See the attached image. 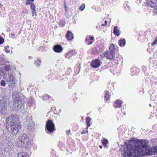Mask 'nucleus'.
<instances>
[{
    "mask_svg": "<svg viewBox=\"0 0 157 157\" xmlns=\"http://www.w3.org/2000/svg\"><path fill=\"white\" fill-rule=\"evenodd\" d=\"M117 46L113 44H112L110 45L109 48V52L108 51L105 52L106 56V58L109 59V60H115L116 59L115 52L117 48Z\"/></svg>",
    "mask_w": 157,
    "mask_h": 157,
    "instance_id": "39448f33",
    "label": "nucleus"
},
{
    "mask_svg": "<svg viewBox=\"0 0 157 157\" xmlns=\"http://www.w3.org/2000/svg\"><path fill=\"white\" fill-rule=\"evenodd\" d=\"M99 147H100V148H102V146H99Z\"/></svg>",
    "mask_w": 157,
    "mask_h": 157,
    "instance_id": "de8ad7c7",
    "label": "nucleus"
},
{
    "mask_svg": "<svg viewBox=\"0 0 157 157\" xmlns=\"http://www.w3.org/2000/svg\"><path fill=\"white\" fill-rule=\"evenodd\" d=\"M63 145V144L62 142H59L58 145L59 147L60 148Z\"/></svg>",
    "mask_w": 157,
    "mask_h": 157,
    "instance_id": "e433bc0d",
    "label": "nucleus"
},
{
    "mask_svg": "<svg viewBox=\"0 0 157 157\" xmlns=\"http://www.w3.org/2000/svg\"><path fill=\"white\" fill-rule=\"evenodd\" d=\"M4 50L5 52L7 53L10 52L9 47L8 46H6L5 47Z\"/></svg>",
    "mask_w": 157,
    "mask_h": 157,
    "instance_id": "c85d7f7f",
    "label": "nucleus"
},
{
    "mask_svg": "<svg viewBox=\"0 0 157 157\" xmlns=\"http://www.w3.org/2000/svg\"><path fill=\"white\" fill-rule=\"evenodd\" d=\"M50 98V96L48 95H45L42 98V99L43 100H47Z\"/></svg>",
    "mask_w": 157,
    "mask_h": 157,
    "instance_id": "a878e982",
    "label": "nucleus"
},
{
    "mask_svg": "<svg viewBox=\"0 0 157 157\" xmlns=\"http://www.w3.org/2000/svg\"><path fill=\"white\" fill-rule=\"evenodd\" d=\"M106 54H105H105H101L100 55V57H101V58H104Z\"/></svg>",
    "mask_w": 157,
    "mask_h": 157,
    "instance_id": "4c0bfd02",
    "label": "nucleus"
},
{
    "mask_svg": "<svg viewBox=\"0 0 157 157\" xmlns=\"http://www.w3.org/2000/svg\"><path fill=\"white\" fill-rule=\"evenodd\" d=\"M156 44H157V37L156 38L155 40H154L153 43L151 44V45L152 46H154Z\"/></svg>",
    "mask_w": 157,
    "mask_h": 157,
    "instance_id": "2f4dec72",
    "label": "nucleus"
},
{
    "mask_svg": "<svg viewBox=\"0 0 157 157\" xmlns=\"http://www.w3.org/2000/svg\"><path fill=\"white\" fill-rule=\"evenodd\" d=\"M86 123L88 127H89L92 124L91 121L92 119L89 117H87L86 118Z\"/></svg>",
    "mask_w": 157,
    "mask_h": 157,
    "instance_id": "5701e85b",
    "label": "nucleus"
},
{
    "mask_svg": "<svg viewBox=\"0 0 157 157\" xmlns=\"http://www.w3.org/2000/svg\"><path fill=\"white\" fill-rule=\"evenodd\" d=\"M32 58V57H31V56H29V59H31Z\"/></svg>",
    "mask_w": 157,
    "mask_h": 157,
    "instance_id": "c03bdc74",
    "label": "nucleus"
},
{
    "mask_svg": "<svg viewBox=\"0 0 157 157\" xmlns=\"http://www.w3.org/2000/svg\"><path fill=\"white\" fill-rule=\"evenodd\" d=\"M104 47H103L101 49V50H104Z\"/></svg>",
    "mask_w": 157,
    "mask_h": 157,
    "instance_id": "49530a36",
    "label": "nucleus"
},
{
    "mask_svg": "<svg viewBox=\"0 0 157 157\" xmlns=\"http://www.w3.org/2000/svg\"><path fill=\"white\" fill-rule=\"evenodd\" d=\"M155 143L153 141L151 140L150 144L151 145V147L150 148H149V150L150 151L149 153H146V155H151L157 152V145L156 144L155 145Z\"/></svg>",
    "mask_w": 157,
    "mask_h": 157,
    "instance_id": "6e6552de",
    "label": "nucleus"
},
{
    "mask_svg": "<svg viewBox=\"0 0 157 157\" xmlns=\"http://www.w3.org/2000/svg\"><path fill=\"white\" fill-rule=\"evenodd\" d=\"M66 37L69 40H71L74 38L73 35L71 31H68L66 35Z\"/></svg>",
    "mask_w": 157,
    "mask_h": 157,
    "instance_id": "a211bd4d",
    "label": "nucleus"
},
{
    "mask_svg": "<svg viewBox=\"0 0 157 157\" xmlns=\"http://www.w3.org/2000/svg\"><path fill=\"white\" fill-rule=\"evenodd\" d=\"M40 63H41V60L39 58H37L36 60H35V65L36 66H39L40 65Z\"/></svg>",
    "mask_w": 157,
    "mask_h": 157,
    "instance_id": "393cba45",
    "label": "nucleus"
},
{
    "mask_svg": "<svg viewBox=\"0 0 157 157\" xmlns=\"http://www.w3.org/2000/svg\"><path fill=\"white\" fill-rule=\"evenodd\" d=\"M2 154L0 155L1 157H8L10 153L8 149L7 150V149L5 148L4 150L2 151Z\"/></svg>",
    "mask_w": 157,
    "mask_h": 157,
    "instance_id": "dca6fc26",
    "label": "nucleus"
},
{
    "mask_svg": "<svg viewBox=\"0 0 157 157\" xmlns=\"http://www.w3.org/2000/svg\"><path fill=\"white\" fill-rule=\"evenodd\" d=\"M35 6L33 4H31L30 5V9L32 10V13L33 14V16H34V14L36 13L35 10Z\"/></svg>",
    "mask_w": 157,
    "mask_h": 157,
    "instance_id": "4be33fe9",
    "label": "nucleus"
},
{
    "mask_svg": "<svg viewBox=\"0 0 157 157\" xmlns=\"http://www.w3.org/2000/svg\"><path fill=\"white\" fill-rule=\"evenodd\" d=\"M149 105H150V107H151V104H149Z\"/></svg>",
    "mask_w": 157,
    "mask_h": 157,
    "instance_id": "3c124183",
    "label": "nucleus"
},
{
    "mask_svg": "<svg viewBox=\"0 0 157 157\" xmlns=\"http://www.w3.org/2000/svg\"><path fill=\"white\" fill-rule=\"evenodd\" d=\"M107 22V21H105V24H101V26H105L106 25Z\"/></svg>",
    "mask_w": 157,
    "mask_h": 157,
    "instance_id": "ea45409f",
    "label": "nucleus"
},
{
    "mask_svg": "<svg viewBox=\"0 0 157 157\" xmlns=\"http://www.w3.org/2000/svg\"><path fill=\"white\" fill-rule=\"evenodd\" d=\"M12 97L15 100L14 104L13 105L14 110H22L24 107V104L25 103V97L22 94H18L17 92L14 94Z\"/></svg>",
    "mask_w": 157,
    "mask_h": 157,
    "instance_id": "7ed1b4c3",
    "label": "nucleus"
},
{
    "mask_svg": "<svg viewBox=\"0 0 157 157\" xmlns=\"http://www.w3.org/2000/svg\"><path fill=\"white\" fill-rule=\"evenodd\" d=\"M94 40V37L89 36H87L86 37V40L87 42L89 41V40Z\"/></svg>",
    "mask_w": 157,
    "mask_h": 157,
    "instance_id": "bb28decb",
    "label": "nucleus"
},
{
    "mask_svg": "<svg viewBox=\"0 0 157 157\" xmlns=\"http://www.w3.org/2000/svg\"><path fill=\"white\" fill-rule=\"evenodd\" d=\"M46 129L49 132H51L55 130V125L51 120H48L46 123Z\"/></svg>",
    "mask_w": 157,
    "mask_h": 157,
    "instance_id": "1a4fd4ad",
    "label": "nucleus"
},
{
    "mask_svg": "<svg viewBox=\"0 0 157 157\" xmlns=\"http://www.w3.org/2000/svg\"><path fill=\"white\" fill-rule=\"evenodd\" d=\"M102 143L104 146H106L108 143V141L106 139H104L102 141Z\"/></svg>",
    "mask_w": 157,
    "mask_h": 157,
    "instance_id": "cd10ccee",
    "label": "nucleus"
},
{
    "mask_svg": "<svg viewBox=\"0 0 157 157\" xmlns=\"http://www.w3.org/2000/svg\"><path fill=\"white\" fill-rule=\"evenodd\" d=\"M6 96H3L0 98V112L4 115L6 111V107L7 106V100Z\"/></svg>",
    "mask_w": 157,
    "mask_h": 157,
    "instance_id": "423d86ee",
    "label": "nucleus"
},
{
    "mask_svg": "<svg viewBox=\"0 0 157 157\" xmlns=\"http://www.w3.org/2000/svg\"><path fill=\"white\" fill-rule=\"evenodd\" d=\"M146 3L147 6L157 10V0H147Z\"/></svg>",
    "mask_w": 157,
    "mask_h": 157,
    "instance_id": "9b49d317",
    "label": "nucleus"
},
{
    "mask_svg": "<svg viewBox=\"0 0 157 157\" xmlns=\"http://www.w3.org/2000/svg\"><path fill=\"white\" fill-rule=\"evenodd\" d=\"M26 123L28 125V129L29 130H33L35 128V125L32 120V117L31 115L28 116L26 118Z\"/></svg>",
    "mask_w": 157,
    "mask_h": 157,
    "instance_id": "0eeeda50",
    "label": "nucleus"
},
{
    "mask_svg": "<svg viewBox=\"0 0 157 157\" xmlns=\"http://www.w3.org/2000/svg\"><path fill=\"white\" fill-rule=\"evenodd\" d=\"M4 42V39L3 38L1 37L0 36V44H2Z\"/></svg>",
    "mask_w": 157,
    "mask_h": 157,
    "instance_id": "c9c22d12",
    "label": "nucleus"
},
{
    "mask_svg": "<svg viewBox=\"0 0 157 157\" xmlns=\"http://www.w3.org/2000/svg\"><path fill=\"white\" fill-rule=\"evenodd\" d=\"M110 95L108 91L105 92V100L106 101H108L109 100V98Z\"/></svg>",
    "mask_w": 157,
    "mask_h": 157,
    "instance_id": "b1692460",
    "label": "nucleus"
},
{
    "mask_svg": "<svg viewBox=\"0 0 157 157\" xmlns=\"http://www.w3.org/2000/svg\"><path fill=\"white\" fill-rule=\"evenodd\" d=\"M88 44H89V45L91 44H92V41H89Z\"/></svg>",
    "mask_w": 157,
    "mask_h": 157,
    "instance_id": "37998d69",
    "label": "nucleus"
},
{
    "mask_svg": "<svg viewBox=\"0 0 157 157\" xmlns=\"http://www.w3.org/2000/svg\"><path fill=\"white\" fill-rule=\"evenodd\" d=\"M87 129H88V127H86V131L85 130H82V131L81 134H86V133L87 132H88Z\"/></svg>",
    "mask_w": 157,
    "mask_h": 157,
    "instance_id": "473e14b6",
    "label": "nucleus"
},
{
    "mask_svg": "<svg viewBox=\"0 0 157 157\" xmlns=\"http://www.w3.org/2000/svg\"><path fill=\"white\" fill-rule=\"evenodd\" d=\"M98 26H96V29H98Z\"/></svg>",
    "mask_w": 157,
    "mask_h": 157,
    "instance_id": "8fccbe9b",
    "label": "nucleus"
},
{
    "mask_svg": "<svg viewBox=\"0 0 157 157\" xmlns=\"http://www.w3.org/2000/svg\"><path fill=\"white\" fill-rule=\"evenodd\" d=\"M101 62L98 59L93 60L91 62V66L94 68H97L101 65Z\"/></svg>",
    "mask_w": 157,
    "mask_h": 157,
    "instance_id": "ddd939ff",
    "label": "nucleus"
},
{
    "mask_svg": "<svg viewBox=\"0 0 157 157\" xmlns=\"http://www.w3.org/2000/svg\"><path fill=\"white\" fill-rule=\"evenodd\" d=\"M118 44L119 46L121 47H124L125 45L126 42L125 39L123 38L119 40L118 41Z\"/></svg>",
    "mask_w": 157,
    "mask_h": 157,
    "instance_id": "aec40b11",
    "label": "nucleus"
},
{
    "mask_svg": "<svg viewBox=\"0 0 157 157\" xmlns=\"http://www.w3.org/2000/svg\"><path fill=\"white\" fill-rule=\"evenodd\" d=\"M18 147L22 146L26 149H29L32 146L31 141L26 134L24 133L18 137L16 143Z\"/></svg>",
    "mask_w": 157,
    "mask_h": 157,
    "instance_id": "20e7f679",
    "label": "nucleus"
},
{
    "mask_svg": "<svg viewBox=\"0 0 157 157\" xmlns=\"http://www.w3.org/2000/svg\"><path fill=\"white\" fill-rule=\"evenodd\" d=\"M17 157H29V156L26 153L21 152L18 153Z\"/></svg>",
    "mask_w": 157,
    "mask_h": 157,
    "instance_id": "412c9836",
    "label": "nucleus"
},
{
    "mask_svg": "<svg viewBox=\"0 0 157 157\" xmlns=\"http://www.w3.org/2000/svg\"><path fill=\"white\" fill-rule=\"evenodd\" d=\"M151 147L150 141L145 140L138 139L129 140L127 146V150L125 155L140 157L149 153V148Z\"/></svg>",
    "mask_w": 157,
    "mask_h": 157,
    "instance_id": "f257e3e1",
    "label": "nucleus"
},
{
    "mask_svg": "<svg viewBox=\"0 0 157 157\" xmlns=\"http://www.w3.org/2000/svg\"><path fill=\"white\" fill-rule=\"evenodd\" d=\"M70 130H67L66 131V133L67 135H69L70 134Z\"/></svg>",
    "mask_w": 157,
    "mask_h": 157,
    "instance_id": "a19ab883",
    "label": "nucleus"
},
{
    "mask_svg": "<svg viewBox=\"0 0 157 157\" xmlns=\"http://www.w3.org/2000/svg\"><path fill=\"white\" fill-rule=\"evenodd\" d=\"M2 6V4L0 3V8Z\"/></svg>",
    "mask_w": 157,
    "mask_h": 157,
    "instance_id": "a18cd8bd",
    "label": "nucleus"
},
{
    "mask_svg": "<svg viewBox=\"0 0 157 157\" xmlns=\"http://www.w3.org/2000/svg\"><path fill=\"white\" fill-rule=\"evenodd\" d=\"M9 78L7 80V83L9 87L12 89L15 87V79L14 76L12 75H10Z\"/></svg>",
    "mask_w": 157,
    "mask_h": 157,
    "instance_id": "9d476101",
    "label": "nucleus"
},
{
    "mask_svg": "<svg viewBox=\"0 0 157 157\" xmlns=\"http://www.w3.org/2000/svg\"><path fill=\"white\" fill-rule=\"evenodd\" d=\"M1 73L0 74H2V73L5 75L9 74L11 72V69L10 67V66L9 65H5L4 70H2L0 71Z\"/></svg>",
    "mask_w": 157,
    "mask_h": 157,
    "instance_id": "f8f14e48",
    "label": "nucleus"
},
{
    "mask_svg": "<svg viewBox=\"0 0 157 157\" xmlns=\"http://www.w3.org/2000/svg\"><path fill=\"white\" fill-rule=\"evenodd\" d=\"M124 109H121V114L124 115L125 114V113L124 112Z\"/></svg>",
    "mask_w": 157,
    "mask_h": 157,
    "instance_id": "58836bf2",
    "label": "nucleus"
},
{
    "mask_svg": "<svg viewBox=\"0 0 157 157\" xmlns=\"http://www.w3.org/2000/svg\"><path fill=\"white\" fill-rule=\"evenodd\" d=\"M32 101H33V100H32V99L30 98L29 99L28 102V104L29 106H31L32 105V104H33V103L32 102Z\"/></svg>",
    "mask_w": 157,
    "mask_h": 157,
    "instance_id": "c756f323",
    "label": "nucleus"
},
{
    "mask_svg": "<svg viewBox=\"0 0 157 157\" xmlns=\"http://www.w3.org/2000/svg\"><path fill=\"white\" fill-rule=\"evenodd\" d=\"M66 6H65V8H66Z\"/></svg>",
    "mask_w": 157,
    "mask_h": 157,
    "instance_id": "603ef678",
    "label": "nucleus"
},
{
    "mask_svg": "<svg viewBox=\"0 0 157 157\" xmlns=\"http://www.w3.org/2000/svg\"><path fill=\"white\" fill-rule=\"evenodd\" d=\"M77 53V52L75 51L71 50L68 52L66 54L65 57L69 59L72 56H75Z\"/></svg>",
    "mask_w": 157,
    "mask_h": 157,
    "instance_id": "4468645a",
    "label": "nucleus"
},
{
    "mask_svg": "<svg viewBox=\"0 0 157 157\" xmlns=\"http://www.w3.org/2000/svg\"><path fill=\"white\" fill-rule=\"evenodd\" d=\"M6 121L8 124V125H6V128L8 130L13 134L17 135L21 128L19 116L11 115L7 118Z\"/></svg>",
    "mask_w": 157,
    "mask_h": 157,
    "instance_id": "f03ea898",
    "label": "nucleus"
},
{
    "mask_svg": "<svg viewBox=\"0 0 157 157\" xmlns=\"http://www.w3.org/2000/svg\"><path fill=\"white\" fill-rule=\"evenodd\" d=\"M31 2V1L30 0H27L26 2V5H28V4H30L31 5V4L33 3Z\"/></svg>",
    "mask_w": 157,
    "mask_h": 157,
    "instance_id": "f704fd0d",
    "label": "nucleus"
},
{
    "mask_svg": "<svg viewBox=\"0 0 157 157\" xmlns=\"http://www.w3.org/2000/svg\"><path fill=\"white\" fill-rule=\"evenodd\" d=\"M11 35L13 36H14V37L15 36V35L14 33H12V34H11Z\"/></svg>",
    "mask_w": 157,
    "mask_h": 157,
    "instance_id": "79ce46f5",
    "label": "nucleus"
},
{
    "mask_svg": "<svg viewBox=\"0 0 157 157\" xmlns=\"http://www.w3.org/2000/svg\"><path fill=\"white\" fill-rule=\"evenodd\" d=\"M122 101L121 100H117L113 104V105L115 108H120L121 107Z\"/></svg>",
    "mask_w": 157,
    "mask_h": 157,
    "instance_id": "f3484780",
    "label": "nucleus"
},
{
    "mask_svg": "<svg viewBox=\"0 0 157 157\" xmlns=\"http://www.w3.org/2000/svg\"><path fill=\"white\" fill-rule=\"evenodd\" d=\"M113 32L114 35L117 36H119L121 33L119 28L117 26L114 27Z\"/></svg>",
    "mask_w": 157,
    "mask_h": 157,
    "instance_id": "6ab92c4d",
    "label": "nucleus"
},
{
    "mask_svg": "<svg viewBox=\"0 0 157 157\" xmlns=\"http://www.w3.org/2000/svg\"><path fill=\"white\" fill-rule=\"evenodd\" d=\"M6 83L5 81L4 80H2L1 81V85L2 86H5Z\"/></svg>",
    "mask_w": 157,
    "mask_h": 157,
    "instance_id": "7c9ffc66",
    "label": "nucleus"
},
{
    "mask_svg": "<svg viewBox=\"0 0 157 157\" xmlns=\"http://www.w3.org/2000/svg\"><path fill=\"white\" fill-rule=\"evenodd\" d=\"M53 49L54 52L57 53L61 52L63 50L62 47L59 45H55L53 47Z\"/></svg>",
    "mask_w": 157,
    "mask_h": 157,
    "instance_id": "2eb2a0df",
    "label": "nucleus"
},
{
    "mask_svg": "<svg viewBox=\"0 0 157 157\" xmlns=\"http://www.w3.org/2000/svg\"><path fill=\"white\" fill-rule=\"evenodd\" d=\"M85 7V4H83L82 5V6H81L79 7V9L81 10L82 11L84 9Z\"/></svg>",
    "mask_w": 157,
    "mask_h": 157,
    "instance_id": "72a5a7b5",
    "label": "nucleus"
},
{
    "mask_svg": "<svg viewBox=\"0 0 157 157\" xmlns=\"http://www.w3.org/2000/svg\"><path fill=\"white\" fill-rule=\"evenodd\" d=\"M142 1V0H139V2L140 3H141V2Z\"/></svg>",
    "mask_w": 157,
    "mask_h": 157,
    "instance_id": "09e8293b",
    "label": "nucleus"
}]
</instances>
